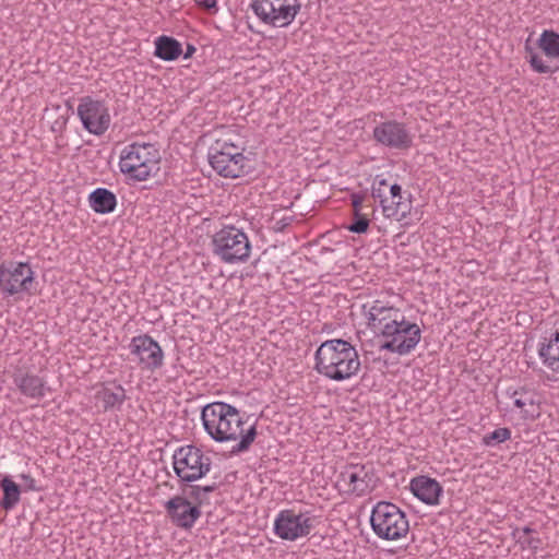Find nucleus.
Listing matches in <instances>:
<instances>
[{
  "instance_id": "nucleus-16",
  "label": "nucleus",
  "mask_w": 559,
  "mask_h": 559,
  "mask_svg": "<svg viewBox=\"0 0 559 559\" xmlns=\"http://www.w3.org/2000/svg\"><path fill=\"white\" fill-rule=\"evenodd\" d=\"M165 511L177 527L190 530L197 520L201 516V510L198 506L185 496H175L165 503Z\"/></svg>"
},
{
  "instance_id": "nucleus-34",
  "label": "nucleus",
  "mask_w": 559,
  "mask_h": 559,
  "mask_svg": "<svg viewBox=\"0 0 559 559\" xmlns=\"http://www.w3.org/2000/svg\"><path fill=\"white\" fill-rule=\"evenodd\" d=\"M542 545V539L538 537H527V547L536 551Z\"/></svg>"
},
{
  "instance_id": "nucleus-29",
  "label": "nucleus",
  "mask_w": 559,
  "mask_h": 559,
  "mask_svg": "<svg viewBox=\"0 0 559 559\" xmlns=\"http://www.w3.org/2000/svg\"><path fill=\"white\" fill-rule=\"evenodd\" d=\"M181 484V496L187 497L193 506L200 507L203 504V502L206 500V497H204L203 491H201L200 485H191V483H180Z\"/></svg>"
},
{
  "instance_id": "nucleus-30",
  "label": "nucleus",
  "mask_w": 559,
  "mask_h": 559,
  "mask_svg": "<svg viewBox=\"0 0 559 559\" xmlns=\"http://www.w3.org/2000/svg\"><path fill=\"white\" fill-rule=\"evenodd\" d=\"M511 438V430L509 428H498L492 432L484 436L483 443L487 447H492L502 443Z\"/></svg>"
},
{
  "instance_id": "nucleus-5",
  "label": "nucleus",
  "mask_w": 559,
  "mask_h": 559,
  "mask_svg": "<svg viewBox=\"0 0 559 559\" xmlns=\"http://www.w3.org/2000/svg\"><path fill=\"white\" fill-rule=\"evenodd\" d=\"M524 58L532 70L539 74L559 71V33L544 29L535 41L528 37L524 44Z\"/></svg>"
},
{
  "instance_id": "nucleus-19",
  "label": "nucleus",
  "mask_w": 559,
  "mask_h": 559,
  "mask_svg": "<svg viewBox=\"0 0 559 559\" xmlns=\"http://www.w3.org/2000/svg\"><path fill=\"white\" fill-rule=\"evenodd\" d=\"M409 488L415 497L426 504L436 506L443 492V488L435 478L417 476L411 480Z\"/></svg>"
},
{
  "instance_id": "nucleus-40",
  "label": "nucleus",
  "mask_w": 559,
  "mask_h": 559,
  "mask_svg": "<svg viewBox=\"0 0 559 559\" xmlns=\"http://www.w3.org/2000/svg\"><path fill=\"white\" fill-rule=\"evenodd\" d=\"M519 532H520V530H519V528H516V530L512 533L513 537H516V534H518Z\"/></svg>"
},
{
  "instance_id": "nucleus-10",
  "label": "nucleus",
  "mask_w": 559,
  "mask_h": 559,
  "mask_svg": "<svg viewBox=\"0 0 559 559\" xmlns=\"http://www.w3.org/2000/svg\"><path fill=\"white\" fill-rule=\"evenodd\" d=\"M374 468L369 464H347L336 480L338 489L345 493L365 496L377 486Z\"/></svg>"
},
{
  "instance_id": "nucleus-17",
  "label": "nucleus",
  "mask_w": 559,
  "mask_h": 559,
  "mask_svg": "<svg viewBox=\"0 0 559 559\" xmlns=\"http://www.w3.org/2000/svg\"><path fill=\"white\" fill-rule=\"evenodd\" d=\"M362 308L368 319V326L380 335L404 317L399 309L388 306L381 300L372 301L368 310L367 305H364Z\"/></svg>"
},
{
  "instance_id": "nucleus-3",
  "label": "nucleus",
  "mask_w": 559,
  "mask_h": 559,
  "mask_svg": "<svg viewBox=\"0 0 559 559\" xmlns=\"http://www.w3.org/2000/svg\"><path fill=\"white\" fill-rule=\"evenodd\" d=\"M314 369L320 374L334 381L347 380L360 369V360L356 348L342 338L323 342L314 354Z\"/></svg>"
},
{
  "instance_id": "nucleus-24",
  "label": "nucleus",
  "mask_w": 559,
  "mask_h": 559,
  "mask_svg": "<svg viewBox=\"0 0 559 559\" xmlns=\"http://www.w3.org/2000/svg\"><path fill=\"white\" fill-rule=\"evenodd\" d=\"M90 206L100 214L111 213L116 205V195L104 188H98L90 194L88 198Z\"/></svg>"
},
{
  "instance_id": "nucleus-27",
  "label": "nucleus",
  "mask_w": 559,
  "mask_h": 559,
  "mask_svg": "<svg viewBox=\"0 0 559 559\" xmlns=\"http://www.w3.org/2000/svg\"><path fill=\"white\" fill-rule=\"evenodd\" d=\"M213 245H249L245 233L234 226H225L214 235Z\"/></svg>"
},
{
  "instance_id": "nucleus-31",
  "label": "nucleus",
  "mask_w": 559,
  "mask_h": 559,
  "mask_svg": "<svg viewBox=\"0 0 559 559\" xmlns=\"http://www.w3.org/2000/svg\"><path fill=\"white\" fill-rule=\"evenodd\" d=\"M356 221L347 227L348 231L365 233L369 226V221L366 216L358 214L355 216Z\"/></svg>"
},
{
  "instance_id": "nucleus-21",
  "label": "nucleus",
  "mask_w": 559,
  "mask_h": 559,
  "mask_svg": "<svg viewBox=\"0 0 559 559\" xmlns=\"http://www.w3.org/2000/svg\"><path fill=\"white\" fill-rule=\"evenodd\" d=\"M543 364L554 372H559V331L544 337L538 347Z\"/></svg>"
},
{
  "instance_id": "nucleus-39",
  "label": "nucleus",
  "mask_w": 559,
  "mask_h": 559,
  "mask_svg": "<svg viewBox=\"0 0 559 559\" xmlns=\"http://www.w3.org/2000/svg\"><path fill=\"white\" fill-rule=\"evenodd\" d=\"M518 543L522 544V545H523V547H524V546H527V538L522 539V537H519V538H518Z\"/></svg>"
},
{
  "instance_id": "nucleus-13",
  "label": "nucleus",
  "mask_w": 559,
  "mask_h": 559,
  "mask_svg": "<svg viewBox=\"0 0 559 559\" xmlns=\"http://www.w3.org/2000/svg\"><path fill=\"white\" fill-rule=\"evenodd\" d=\"M314 521L316 518L308 513L296 514L294 510H282L274 521V533L284 540H296L310 534Z\"/></svg>"
},
{
  "instance_id": "nucleus-26",
  "label": "nucleus",
  "mask_w": 559,
  "mask_h": 559,
  "mask_svg": "<svg viewBox=\"0 0 559 559\" xmlns=\"http://www.w3.org/2000/svg\"><path fill=\"white\" fill-rule=\"evenodd\" d=\"M0 487L3 491V497L0 501L1 508L5 511L12 510L20 501L21 487L10 476H4L0 480Z\"/></svg>"
},
{
  "instance_id": "nucleus-23",
  "label": "nucleus",
  "mask_w": 559,
  "mask_h": 559,
  "mask_svg": "<svg viewBox=\"0 0 559 559\" xmlns=\"http://www.w3.org/2000/svg\"><path fill=\"white\" fill-rule=\"evenodd\" d=\"M182 45L169 36H159L155 39L154 55L165 61H173L182 55Z\"/></svg>"
},
{
  "instance_id": "nucleus-32",
  "label": "nucleus",
  "mask_w": 559,
  "mask_h": 559,
  "mask_svg": "<svg viewBox=\"0 0 559 559\" xmlns=\"http://www.w3.org/2000/svg\"><path fill=\"white\" fill-rule=\"evenodd\" d=\"M194 1L199 7L205 9L212 13H216L218 10L216 0H194Z\"/></svg>"
},
{
  "instance_id": "nucleus-18",
  "label": "nucleus",
  "mask_w": 559,
  "mask_h": 559,
  "mask_svg": "<svg viewBox=\"0 0 559 559\" xmlns=\"http://www.w3.org/2000/svg\"><path fill=\"white\" fill-rule=\"evenodd\" d=\"M373 138L377 142L403 150L412 145V136L403 123L396 121H386L377 126L373 130Z\"/></svg>"
},
{
  "instance_id": "nucleus-7",
  "label": "nucleus",
  "mask_w": 559,
  "mask_h": 559,
  "mask_svg": "<svg viewBox=\"0 0 559 559\" xmlns=\"http://www.w3.org/2000/svg\"><path fill=\"white\" fill-rule=\"evenodd\" d=\"M250 8L264 25L287 28L300 13V0H252Z\"/></svg>"
},
{
  "instance_id": "nucleus-14",
  "label": "nucleus",
  "mask_w": 559,
  "mask_h": 559,
  "mask_svg": "<svg viewBox=\"0 0 559 559\" xmlns=\"http://www.w3.org/2000/svg\"><path fill=\"white\" fill-rule=\"evenodd\" d=\"M78 115L83 127L92 134L100 135L110 126V114L107 105L90 96L81 98Z\"/></svg>"
},
{
  "instance_id": "nucleus-37",
  "label": "nucleus",
  "mask_w": 559,
  "mask_h": 559,
  "mask_svg": "<svg viewBox=\"0 0 559 559\" xmlns=\"http://www.w3.org/2000/svg\"><path fill=\"white\" fill-rule=\"evenodd\" d=\"M194 52H195V48L191 45H188L187 51L185 53V58L186 59L190 58Z\"/></svg>"
},
{
  "instance_id": "nucleus-4",
  "label": "nucleus",
  "mask_w": 559,
  "mask_h": 559,
  "mask_svg": "<svg viewBox=\"0 0 559 559\" xmlns=\"http://www.w3.org/2000/svg\"><path fill=\"white\" fill-rule=\"evenodd\" d=\"M159 150L150 143H131L119 155V169L130 181L143 182L156 177L160 170Z\"/></svg>"
},
{
  "instance_id": "nucleus-1",
  "label": "nucleus",
  "mask_w": 559,
  "mask_h": 559,
  "mask_svg": "<svg viewBox=\"0 0 559 559\" xmlns=\"http://www.w3.org/2000/svg\"><path fill=\"white\" fill-rule=\"evenodd\" d=\"M203 427L209 436L216 442L237 441L230 453L239 454L250 449L258 431L255 424L245 429L246 421L240 412L225 402L206 404L201 412Z\"/></svg>"
},
{
  "instance_id": "nucleus-8",
  "label": "nucleus",
  "mask_w": 559,
  "mask_h": 559,
  "mask_svg": "<svg viewBox=\"0 0 559 559\" xmlns=\"http://www.w3.org/2000/svg\"><path fill=\"white\" fill-rule=\"evenodd\" d=\"M212 466V460L195 445L177 449L173 455V467L180 483H193L203 478Z\"/></svg>"
},
{
  "instance_id": "nucleus-25",
  "label": "nucleus",
  "mask_w": 559,
  "mask_h": 559,
  "mask_svg": "<svg viewBox=\"0 0 559 559\" xmlns=\"http://www.w3.org/2000/svg\"><path fill=\"white\" fill-rule=\"evenodd\" d=\"M97 399L103 403L105 412L119 411L127 399L126 390L120 384L114 388L106 386L97 393Z\"/></svg>"
},
{
  "instance_id": "nucleus-33",
  "label": "nucleus",
  "mask_w": 559,
  "mask_h": 559,
  "mask_svg": "<svg viewBox=\"0 0 559 559\" xmlns=\"http://www.w3.org/2000/svg\"><path fill=\"white\" fill-rule=\"evenodd\" d=\"M21 478L25 481L26 488L28 490H38L36 487V481L31 475L22 474Z\"/></svg>"
},
{
  "instance_id": "nucleus-12",
  "label": "nucleus",
  "mask_w": 559,
  "mask_h": 559,
  "mask_svg": "<svg viewBox=\"0 0 559 559\" xmlns=\"http://www.w3.org/2000/svg\"><path fill=\"white\" fill-rule=\"evenodd\" d=\"M34 272L28 263L9 262L0 266V292L4 296L29 293Z\"/></svg>"
},
{
  "instance_id": "nucleus-36",
  "label": "nucleus",
  "mask_w": 559,
  "mask_h": 559,
  "mask_svg": "<svg viewBox=\"0 0 559 559\" xmlns=\"http://www.w3.org/2000/svg\"><path fill=\"white\" fill-rule=\"evenodd\" d=\"M218 488L216 483H213L211 485L201 486V491H203L204 497H206L207 493H211L215 491Z\"/></svg>"
},
{
  "instance_id": "nucleus-35",
  "label": "nucleus",
  "mask_w": 559,
  "mask_h": 559,
  "mask_svg": "<svg viewBox=\"0 0 559 559\" xmlns=\"http://www.w3.org/2000/svg\"><path fill=\"white\" fill-rule=\"evenodd\" d=\"M353 207H354V214L355 216H358V214H360V210H361V198L358 197V195H354L353 197Z\"/></svg>"
},
{
  "instance_id": "nucleus-6",
  "label": "nucleus",
  "mask_w": 559,
  "mask_h": 559,
  "mask_svg": "<svg viewBox=\"0 0 559 559\" xmlns=\"http://www.w3.org/2000/svg\"><path fill=\"white\" fill-rule=\"evenodd\" d=\"M370 524L374 534L385 540H397L409 531L405 512L389 501H380L373 507Z\"/></svg>"
},
{
  "instance_id": "nucleus-9",
  "label": "nucleus",
  "mask_w": 559,
  "mask_h": 559,
  "mask_svg": "<svg viewBox=\"0 0 559 559\" xmlns=\"http://www.w3.org/2000/svg\"><path fill=\"white\" fill-rule=\"evenodd\" d=\"M382 336L385 341L379 346L381 350L403 356L409 354L417 346L421 332L416 323L407 321L404 316L394 325H391Z\"/></svg>"
},
{
  "instance_id": "nucleus-38",
  "label": "nucleus",
  "mask_w": 559,
  "mask_h": 559,
  "mask_svg": "<svg viewBox=\"0 0 559 559\" xmlns=\"http://www.w3.org/2000/svg\"><path fill=\"white\" fill-rule=\"evenodd\" d=\"M521 531L524 535H530L531 533L534 532V530L530 526H524Z\"/></svg>"
},
{
  "instance_id": "nucleus-11",
  "label": "nucleus",
  "mask_w": 559,
  "mask_h": 559,
  "mask_svg": "<svg viewBox=\"0 0 559 559\" xmlns=\"http://www.w3.org/2000/svg\"><path fill=\"white\" fill-rule=\"evenodd\" d=\"M373 195L380 199L383 214L388 218L401 222L407 217L412 210L409 194L403 193L399 185H388L382 179L373 187Z\"/></svg>"
},
{
  "instance_id": "nucleus-15",
  "label": "nucleus",
  "mask_w": 559,
  "mask_h": 559,
  "mask_svg": "<svg viewBox=\"0 0 559 559\" xmlns=\"http://www.w3.org/2000/svg\"><path fill=\"white\" fill-rule=\"evenodd\" d=\"M130 352L136 356L143 368L154 371L163 366L164 352L159 344L147 334L134 336L130 343Z\"/></svg>"
},
{
  "instance_id": "nucleus-28",
  "label": "nucleus",
  "mask_w": 559,
  "mask_h": 559,
  "mask_svg": "<svg viewBox=\"0 0 559 559\" xmlns=\"http://www.w3.org/2000/svg\"><path fill=\"white\" fill-rule=\"evenodd\" d=\"M251 247H214V253L229 264L243 263L250 257Z\"/></svg>"
},
{
  "instance_id": "nucleus-20",
  "label": "nucleus",
  "mask_w": 559,
  "mask_h": 559,
  "mask_svg": "<svg viewBox=\"0 0 559 559\" xmlns=\"http://www.w3.org/2000/svg\"><path fill=\"white\" fill-rule=\"evenodd\" d=\"M13 381L23 395L34 400H41L49 391L45 379L31 372L19 371Z\"/></svg>"
},
{
  "instance_id": "nucleus-22",
  "label": "nucleus",
  "mask_w": 559,
  "mask_h": 559,
  "mask_svg": "<svg viewBox=\"0 0 559 559\" xmlns=\"http://www.w3.org/2000/svg\"><path fill=\"white\" fill-rule=\"evenodd\" d=\"M537 396L538 394L527 386H521L511 393V397L514 399V406L523 411V417L526 419H534L539 416V412L534 408L538 405Z\"/></svg>"
},
{
  "instance_id": "nucleus-2",
  "label": "nucleus",
  "mask_w": 559,
  "mask_h": 559,
  "mask_svg": "<svg viewBox=\"0 0 559 559\" xmlns=\"http://www.w3.org/2000/svg\"><path fill=\"white\" fill-rule=\"evenodd\" d=\"M209 160L212 168L225 178H240L253 170V162L245 155L239 135L229 129L217 132L209 150Z\"/></svg>"
}]
</instances>
